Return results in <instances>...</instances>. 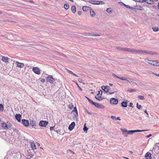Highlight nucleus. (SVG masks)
<instances>
[{
	"instance_id": "f257e3e1",
	"label": "nucleus",
	"mask_w": 159,
	"mask_h": 159,
	"mask_svg": "<svg viewBox=\"0 0 159 159\" xmlns=\"http://www.w3.org/2000/svg\"><path fill=\"white\" fill-rule=\"evenodd\" d=\"M145 62L154 66H159V63L157 60L151 61L147 59L144 60Z\"/></svg>"
},
{
	"instance_id": "f03ea898",
	"label": "nucleus",
	"mask_w": 159,
	"mask_h": 159,
	"mask_svg": "<svg viewBox=\"0 0 159 159\" xmlns=\"http://www.w3.org/2000/svg\"><path fill=\"white\" fill-rule=\"evenodd\" d=\"M157 53L156 52L151 51L148 50H143V54H149V55H157Z\"/></svg>"
},
{
	"instance_id": "7ed1b4c3",
	"label": "nucleus",
	"mask_w": 159,
	"mask_h": 159,
	"mask_svg": "<svg viewBox=\"0 0 159 159\" xmlns=\"http://www.w3.org/2000/svg\"><path fill=\"white\" fill-rule=\"evenodd\" d=\"M48 122L47 121L41 120L39 123V125L43 127H45L48 125Z\"/></svg>"
},
{
	"instance_id": "20e7f679",
	"label": "nucleus",
	"mask_w": 159,
	"mask_h": 159,
	"mask_svg": "<svg viewBox=\"0 0 159 159\" xmlns=\"http://www.w3.org/2000/svg\"><path fill=\"white\" fill-rule=\"evenodd\" d=\"M146 130H130L128 131V134H132L134 133L137 132H142L146 131Z\"/></svg>"
},
{
	"instance_id": "39448f33",
	"label": "nucleus",
	"mask_w": 159,
	"mask_h": 159,
	"mask_svg": "<svg viewBox=\"0 0 159 159\" xmlns=\"http://www.w3.org/2000/svg\"><path fill=\"white\" fill-rule=\"evenodd\" d=\"M33 71L35 74L39 75L40 74V70L37 67H34L32 69Z\"/></svg>"
},
{
	"instance_id": "423d86ee",
	"label": "nucleus",
	"mask_w": 159,
	"mask_h": 159,
	"mask_svg": "<svg viewBox=\"0 0 159 159\" xmlns=\"http://www.w3.org/2000/svg\"><path fill=\"white\" fill-rule=\"evenodd\" d=\"M55 80L52 75H49L47 78V81L51 83H53L55 81Z\"/></svg>"
},
{
	"instance_id": "0eeeda50",
	"label": "nucleus",
	"mask_w": 159,
	"mask_h": 159,
	"mask_svg": "<svg viewBox=\"0 0 159 159\" xmlns=\"http://www.w3.org/2000/svg\"><path fill=\"white\" fill-rule=\"evenodd\" d=\"M102 89L106 92V93H108L109 90L110 89V87L108 86H102Z\"/></svg>"
},
{
	"instance_id": "6e6552de",
	"label": "nucleus",
	"mask_w": 159,
	"mask_h": 159,
	"mask_svg": "<svg viewBox=\"0 0 159 159\" xmlns=\"http://www.w3.org/2000/svg\"><path fill=\"white\" fill-rule=\"evenodd\" d=\"M72 113H73V114L75 118H77L78 115V111L76 107L74 108V110L72 111Z\"/></svg>"
},
{
	"instance_id": "1a4fd4ad",
	"label": "nucleus",
	"mask_w": 159,
	"mask_h": 159,
	"mask_svg": "<svg viewBox=\"0 0 159 159\" xmlns=\"http://www.w3.org/2000/svg\"><path fill=\"white\" fill-rule=\"evenodd\" d=\"M22 123L23 125L26 127L28 126L29 125V121L28 120L22 119L21 120Z\"/></svg>"
},
{
	"instance_id": "9d476101",
	"label": "nucleus",
	"mask_w": 159,
	"mask_h": 159,
	"mask_svg": "<svg viewBox=\"0 0 159 159\" xmlns=\"http://www.w3.org/2000/svg\"><path fill=\"white\" fill-rule=\"evenodd\" d=\"M111 103L113 104H116L118 103V100L117 99L115 98H112L110 100Z\"/></svg>"
},
{
	"instance_id": "9b49d317",
	"label": "nucleus",
	"mask_w": 159,
	"mask_h": 159,
	"mask_svg": "<svg viewBox=\"0 0 159 159\" xmlns=\"http://www.w3.org/2000/svg\"><path fill=\"white\" fill-rule=\"evenodd\" d=\"M121 130L122 133V134L125 137H127L128 135V130L125 129H121Z\"/></svg>"
},
{
	"instance_id": "f8f14e48",
	"label": "nucleus",
	"mask_w": 159,
	"mask_h": 159,
	"mask_svg": "<svg viewBox=\"0 0 159 159\" xmlns=\"http://www.w3.org/2000/svg\"><path fill=\"white\" fill-rule=\"evenodd\" d=\"M93 105H94L95 107L98 108H101L103 109L105 107L103 105L96 103L95 102H94Z\"/></svg>"
},
{
	"instance_id": "ddd939ff",
	"label": "nucleus",
	"mask_w": 159,
	"mask_h": 159,
	"mask_svg": "<svg viewBox=\"0 0 159 159\" xmlns=\"http://www.w3.org/2000/svg\"><path fill=\"white\" fill-rule=\"evenodd\" d=\"M75 125V123L74 122H72L71 124L69 126L68 129L70 130H72L74 128Z\"/></svg>"
},
{
	"instance_id": "4468645a",
	"label": "nucleus",
	"mask_w": 159,
	"mask_h": 159,
	"mask_svg": "<svg viewBox=\"0 0 159 159\" xmlns=\"http://www.w3.org/2000/svg\"><path fill=\"white\" fill-rule=\"evenodd\" d=\"M17 66L20 68H23L24 66V64L22 63H20L16 61V63Z\"/></svg>"
},
{
	"instance_id": "2eb2a0df",
	"label": "nucleus",
	"mask_w": 159,
	"mask_h": 159,
	"mask_svg": "<svg viewBox=\"0 0 159 159\" xmlns=\"http://www.w3.org/2000/svg\"><path fill=\"white\" fill-rule=\"evenodd\" d=\"M145 159H152L151 154L147 152L145 155Z\"/></svg>"
},
{
	"instance_id": "dca6fc26",
	"label": "nucleus",
	"mask_w": 159,
	"mask_h": 159,
	"mask_svg": "<svg viewBox=\"0 0 159 159\" xmlns=\"http://www.w3.org/2000/svg\"><path fill=\"white\" fill-rule=\"evenodd\" d=\"M15 117L18 122H20L21 121V116L20 114H16L15 116Z\"/></svg>"
},
{
	"instance_id": "f3484780",
	"label": "nucleus",
	"mask_w": 159,
	"mask_h": 159,
	"mask_svg": "<svg viewBox=\"0 0 159 159\" xmlns=\"http://www.w3.org/2000/svg\"><path fill=\"white\" fill-rule=\"evenodd\" d=\"M31 146L32 150L36 149V146L35 143L34 141H33L31 142L30 143Z\"/></svg>"
},
{
	"instance_id": "a211bd4d",
	"label": "nucleus",
	"mask_w": 159,
	"mask_h": 159,
	"mask_svg": "<svg viewBox=\"0 0 159 159\" xmlns=\"http://www.w3.org/2000/svg\"><path fill=\"white\" fill-rule=\"evenodd\" d=\"M143 2H145L149 4H153V0H143Z\"/></svg>"
},
{
	"instance_id": "6ab92c4d",
	"label": "nucleus",
	"mask_w": 159,
	"mask_h": 159,
	"mask_svg": "<svg viewBox=\"0 0 159 159\" xmlns=\"http://www.w3.org/2000/svg\"><path fill=\"white\" fill-rule=\"evenodd\" d=\"M89 2L92 4L94 5H99L100 4V3L99 2V1H94L93 0L90 1Z\"/></svg>"
},
{
	"instance_id": "aec40b11",
	"label": "nucleus",
	"mask_w": 159,
	"mask_h": 159,
	"mask_svg": "<svg viewBox=\"0 0 159 159\" xmlns=\"http://www.w3.org/2000/svg\"><path fill=\"white\" fill-rule=\"evenodd\" d=\"M2 127L4 129H8L7 125L4 122H3L1 125Z\"/></svg>"
},
{
	"instance_id": "412c9836",
	"label": "nucleus",
	"mask_w": 159,
	"mask_h": 159,
	"mask_svg": "<svg viewBox=\"0 0 159 159\" xmlns=\"http://www.w3.org/2000/svg\"><path fill=\"white\" fill-rule=\"evenodd\" d=\"M30 124L32 127H34L36 125V123L33 120H30Z\"/></svg>"
},
{
	"instance_id": "4be33fe9",
	"label": "nucleus",
	"mask_w": 159,
	"mask_h": 159,
	"mask_svg": "<svg viewBox=\"0 0 159 159\" xmlns=\"http://www.w3.org/2000/svg\"><path fill=\"white\" fill-rule=\"evenodd\" d=\"M9 59V58L4 56L2 57V61L5 62H8V60Z\"/></svg>"
},
{
	"instance_id": "5701e85b",
	"label": "nucleus",
	"mask_w": 159,
	"mask_h": 159,
	"mask_svg": "<svg viewBox=\"0 0 159 159\" xmlns=\"http://www.w3.org/2000/svg\"><path fill=\"white\" fill-rule=\"evenodd\" d=\"M111 118L114 120H121L120 117H116V116H111Z\"/></svg>"
},
{
	"instance_id": "b1692460",
	"label": "nucleus",
	"mask_w": 159,
	"mask_h": 159,
	"mask_svg": "<svg viewBox=\"0 0 159 159\" xmlns=\"http://www.w3.org/2000/svg\"><path fill=\"white\" fill-rule=\"evenodd\" d=\"M121 105L122 107H126L127 106V103L126 102H123L121 103Z\"/></svg>"
},
{
	"instance_id": "393cba45",
	"label": "nucleus",
	"mask_w": 159,
	"mask_h": 159,
	"mask_svg": "<svg viewBox=\"0 0 159 159\" xmlns=\"http://www.w3.org/2000/svg\"><path fill=\"white\" fill-rule=\"evenodd\" d=\"M118 79H120L122 80L123 81H129V80H128V79L126 78L123 77H119V78Z\"/></svg>"
},
{
	"instance_id": "a878e982",
	"label": "nucleus",
	"mask_w": 159,
	"mask_h": 159,
	"mask_svg": "<svg viewBox=\"0 0 159 159\" xmlns=\"http://www.w3.org/2000/svg\"><path fill=\"white\" fill-rule=\"evenodd\" d=\"M90 7H89L86 6H84L83 7L82 9L84 11H86Z\"/></svg>"
},
{
	"instance_id": "bb28decb",
	"label": "nucleus",
	"mask_w": 159,
	"mask_h": 159,
	"mask_svg": "<svg viewBox=\"0 0 159 159\" xmlns=\"http://www.w3.org/2000/svg\"><path fill=\"white\" fill-rule=\"evenodd\" d=\"M71 10L73 13H75L76 11V7L75 6H72L71 7Z\"/></svg>"
},
{
	"instance_id": "cd10ccee",
	"label": "nucleus",
	"mask_w": 159,
	"mask_h": 159,
	"mask_svg": "<svg viewBox=\"0 0 159 159\" xmlns=\"http://www.w3.org/2000/svg\"><path fill=\"white\" fill-rule=\"evenodd\" d=\"M95 98L97 99V100L99 101H101L103 99V98H102V97L101 96H99L98 97H97V96H95Z\"/></svg>"
},
{
	"instance_id": "c85d7f7f",
	"label": "nucleus",
	"mask_w": 159,
	"mask_h": 159,
	"mask_svg": "<svg viewBox=\"0 0 159 159\" xmlns=\"http://www.w3.org/2000/svg\"><path fill=\"white\" fill-rule=\"evenodd\" d=\"M153 30L155 31H157L159 30V29L158 27H155L152 28Z\"/></svg>"
},
{
	"instance_id": "c756f323",
	"label": "nucleus",
	"mask_w": 159,
	"mask_h": 159,
	"mask_svg": "<svg viewBox=\"0 0 159 159\" xmlns=\"http://www.w3.org/2000/svg\"><path fill=\"white\" fill-rule=\"evenodd\" d=\"M106 11L107 13H111L112 11L111 8H107L106 10Z\"/></svg>"
},
{
	"instance_id": "7c9ffc66",
	"label": "nucleus",
	"mask_w": 159,
	"mask_h": 159,
	"mask_svg": "<svg viewBox=\"0 0 159 159\" xmlns=\"http://www.w3.org/2000/svg\"><path fill=\"white\" fill-rule=\"evenodd\" d=\"M64 8L66 10H67L69 8V5L68 4H64Z\"/></svg>"
},
{
	"instance_id": "2f4dec72",
	"label": "nucleus",
	"mask_w": 159,
	"mask_h": 159,
	"mask_svg": "<svg viewBox=\"0 0 159 159\" xmlns=\"http://www.w3.org/2000/svg\"><path fill=\"white\" fill-rule=\"evenodd\" d=\"M129 48H124L123 51L127 52H129Z\"/></svg>"
},
{
	"instance_id": "473e14b6",
	"label": "nucleus",
	"mask_w": 159,
	"mask_h": 159,
	"mask_svg": "<svg viewBox=\"0 0 159 159\" xmlns=\"http://www.w3.org/2000/svg\"><path fill=\"white\" fill-rule=\"evenodd\" d=\"M90 13L91 15L92 16H93L95 15V13L93 11H90Z\"/></svg>"
},
{
	"instance_id": "72a5a7b5",
	"label": "nucleus",
	"mask_w": 159,
	"mask_h": 159,
	"mask_svg": "<svg viewBox=\"0 0 159 159\" xmlns=\"http://www.w3.org/2000/svg\"><path fill=\"white\" fill-rule=\"evenodd\" d=\"M4 107L3 105L0 103V111H3L4 109Z\"/></svg>"
},
{
	"instance_id": "f704fd0d",
	"label": "nucleus",
	"mask_w": 159,
	"mask_h": 159,
	"mask_svg": "<svg viewBox=\"0 0 159 159\" xmlns=\"http://www.w3.org/2000/svg\"><path fill=\"white\" fill-rule=\"evenodd\" d=\"M73 107V106L72 103L70 104L68 106L69 108L70 109H71Z\"/></svg>"
},
{
	"instance_id": "c9c22d12",
	"label": "nucleus",
	"mask_w": 159,
	"mask_h": 159,
	"mask_svg": "<svg viewBox=\"0 0 159 159\" xmlns=\"http://www.w3.org/2000/svg\"><path fill=\"white\" fill-rule=\"evenodd\" d=\"M116 49L118 50H120L123 51L124 48H122L121 47H116Z\"/></svg>"
},
{
	"instance_id": "e433bc0d",
	"label": "nucleus",
	"mask_w": 159,
	"mask_h": 159,
	"mask_svg": "<svg viewBox=\"0 0 159 159\" xmlns=\"http://www.w3.org/2000/svg\"><path fill=\"white\" fill-rule=\"evenodd\" d=\"M138 98L139 99H140L141 100H144V97L143 96H139L138 97Z\"/></svg>"
},
{
	"instance_id": "4c0bfd02",
	"label": "nucleus",
	"mask_w": 159,
	"mask_h": 159,
	"mask_svg": "<svg viewBox=\"0 0 159 159\" xmlns=\"http://www.w3.org/2000/svg\"><path fill=\"white\" fill-rule=\"evenodd\" d=\"M88 129V128L85 126V124L84 126V127L83 128V130L84 131H87Z\"/></svg>"
},
{
	"instance_id": "58836bf2",
	"label": "nucleus",
	"mask_w": 159,
	"mask_h": 159,
	"mask_svg": "<svg viewBox=\"0 0 159 159\" xmlns=\"http://www.w3.org/2000/svg\"><path fill=\"white\" fill-rule=\"evenodd\" d=\"M123 4L124 5L125 7H126L127 8H129V9H132V7L129 6L128 5H127L126 4H125L123 3Z\"/></svg>"
},
{
	"instance_id": "ea45409f",
	"label": "nucleus",
	"mask_w": 159,
	"mask_h": 159,
	"mask_svg": "<svg viewBox=\"0 0 159 159\" xmlns=\"http://www.w3.org/2000/svg\"><path fill=\"white\" fill-rule=\"evenodd\" d=\"M89 102L90 103H91V104H92L93 105L94 103V102H93L92 100H91L90 99H89Z\"/></svg>"
},
{
	"instance_id": "a19ab883",
	"label": "nucleus",
	"mask_w": 159,
	"mask_h": 159,
	"mask_svg": "<svg viewBox=\"0 0 159 159\" xmlns=\"http://www.w3.org/2000/svg\"><path fill=\"white\" fill-rule=\"evenodd\" d=\"M141 107V106L138 103H137V107L138 108V109H140Z\"/></svg>"
},
{
	"instance_id": "79ce46f5",
	"label": "nucleus",
	"mask_w": 159,
	"mask_h": 159,
	"mask_svg": "<svg viewBox=\"0 0 159 159\" xmlns=\"http://www.w3.org/2000/svg\"><path fill=\"white\" fill-rule=\"evenodd\" d=\"M143 50H139V53L143 54Z\"/></svg>"
},
{
	"instance_id": "37998d69",
	"label": "nucleus",
	"mask_w": 159,
	"mask_h": 159,
	"mask_svg": "<svg viewBox=\"0 0 159 159\" xmlns=\"http://www.w3.org/2000/svg\"><path fill=\"white\" fill-rule=\"evenodd\" d=\"M89 35H90V34H89ZM91 35H92V36H100V35H99V34H91Z\"/></svg>"
},
{
	"instance_id": "c03bdc74",
	"label": "nucleus",
	"mask_w": 159,
	"mask_h": 159,
	"mask_svg": "<svg viewBox=\"0 0 159 159\" xmlns=\"http://www.w3.org/2000/svg\"><path fill=\"white\" fill-rule=\"evenodd\" d=\"M129 91L130 92H136V90L134 89H131L130 90H129Z\"/></svg>"
},
{
	"instance_id": "a18cd8bd",
	"label": "nucleus",
	"mask_w": 159,
	"mask_h": 159,
	"mask_svg": "<svg viewBox=\"0 0 159 159\" xmlns=\"http://www.w3.org/2000/svg\"><path fill=\"white\" fill-rule=\"evenodd\" d=\"M98 94H99V95L100 96H102V92L101 90H100V91H98Z\"/></svg>"
},
{
	"instance_id": "49530a36",
	"label": "nucleus",
	"mask_w": 159,
	"mask_h": 159,
	"mask_svg": "<svg viewBox=\"0 0 159 159\" xmlns=\"http://www.w3.org/2000/svg\"><path fill=\"white\" fill-rule=\"evenodd\" d=\"M134 49H129V52H134Z\"/></svg>"
},
{
	"instance_id": "de8ad7c7",
	"label": "nucleus",
	"mask_w": 159,
	"mask_h": 159,
	"mask_svg": "<svg viewBox=\"0 0 159 159\" xmlns=\"http://www.w3.org/2000/svg\"><path fill=\"white\" fill-rule=\"evenodd\" d=\"M139 49H134V53H139Z\"/></svg>"
},
{
	"instance_id": "09e8293b",
	"label": "nucleus",
	"mask_w": 159,
	"mask_h": 159,
	"mask_svg": "<svg viewBox=\"0 0 159 159\" xmlns=\"http://www.w3.org/2000/svg\"><path fill=\"white\" fill-rule=\"evenodd\" d=\"M13 130L16 133H18V132H19V130H18V129H16V128H15V129H13Z\"/></svg>"
},
{
	"instance_id": "8fccbe9b",
	"label": "nucleus",
	"mask_w": 159,
	"mask_h": 159,
	"mask_svg": "<svg viewBox=\"0 0 159 159\" xmlns=\"http://www.w3.org/2000/svg\"><path fill=\"white\" fill-rule=\"evenodd\" d=\"M77 84L78 87L79 88V89H80V91H82V89L78 85V84Z\"/></svg>"
},
{
	"instance_id": "3c124183",
	"label": "nucleus",
	"mask_w": 159,
	"mask_h": 159,
	"mask_svg": "<svg viewBox=\"0 0 159 159\" xmlns=\"http://www.w3.org/2000/svg\"><path fill=\"white\" fill-rule=\"evenodd\" d=\"M137 2H143V0H137Z\"/></svg>"
},
{
	"instance_id": "603ef678",
	"label": "nucleus",
	"mask_w": 159,
	"mask_h": 159,
	"mask_svg": "<svg viewBox=\"0 0 159 159\" xmlns=\"http://www.w3.org/2000/svg\"><path fill=\"white\" fill-rule=\"evenodd\" d=\"M67 71L69 74H73V72L70 70H67Z\"/></svg>"
},
{
	"instance_id": "864d4df0",
	"label": "nucleus",
	"mask_w": 159,
	"mask_h": 159,
	"mask_svg": "<svg viewBox=\"0 0 159 159\" xmlns=\"http://www.w3.org/2000/svg\"><path fill=\"white\" fill-rule=\"evenodd\" d=\"M112 75L114 77L118 78H119V76L116 75L115 74H113Z\"/></svg>"
},
{
	"instance_id": "5fc2aeb1",
	"label": "nucleus",
	"mask_w": 159,
	"mask_h": 159,
	"mask_svg": "<svg viewBox=\"0 0 159 159\" xmlns=\"http://www.w3.org/2000/svg\"><path fill=\"white\" fill-rule=\"evenodd\" d=\"M133 103H132V102H130V103H129V106H130V107H134L132 106H133Z\"/></svg>"
},
{
	"instance_id": "6e6d98bb",
	"label": "nucleus",
	"mask_w": 159,
	"mask_h": 159,
	"mask_svg": "<svg viewBox=\"0 0 159 159\" xmlns=\"http://www.w3.org/2000/svg\"><path fill=\"white\" fill-rule=\"evenodd\" d=\"M151 136H152V134H150L149 135H147L146 136V137L147 138H149V137H151Z\"/></svg>"
},
{
	"instance_id": "4d7b16f0",
	"label": "nucleus",
	"mask_w": 159,
	"mask_h": 159,
	"mask_svg": "<svg viewBox=\"0 0 159 159\" xmlns=\"http://www.w3.org/2000/svg\"><path fill=\"white\" fill-rule=\"evenodd\" d=\"M41 81L42 82H45V79H41Z\"/></svg>"
},
{
	"instance_id": "13d9d810",
	"label": "nucleus",
	"mask_w": 159,
	"mask_h": 159,
	"mask_svg": "<svg viewBox=\"0 0 159 159\" xmlns=\"http://www.w3.org/2000/svg\"><path fill=\"white\" fill-rule=\"evenodd\" d=\"M54 127V126L51 127H50V130L51 131L53 129V128Z\"/></svg>"
},
{
	"instance_id": "bf43d9fd",
	"label": "nucleus",
	"mask_w": 159,
	"mask_h": 159,
	"mask_svg": "<svg viewBox=\"0 0 159 159\" xmlns=\"http://www.w3.org/2000/svg\"><path fill=\"white\" fill-rule=\"evenodd\" d=\"M99 3H100V4H104V2H103L102 1L99 2Z\"/></svg>"
},
{
	"instance_id": "052dcab7",
	"label": "nucleus",
	"mask_w": 159,
	"mask_h": 159,
	"mask_svg": "<svg viewBox=\"0 0 159 159\" xmlns=\"http://www.w3.org/2000/svg\"><path fill=\"white\" fill-rule=\"evenodd\" d=\"M78 13L79 15H80L82 13L80 11H78Z\"/></svg>"
},
{
	"instance_id": "680f3d73",
	"label": "nucleus",
	"mask_w": 159,
	"mask_h": 159,
	"mask_svg": "<svg viewBox=\"0 0 159 159\" xmlns=\"http://www.w3.org/2000/svg\"><path fill=\"white\" fill-rule=\"evenodd\" d=\"M11 125H7V128H8V129L9 128H10L11 127Z\"/></svg>"
},
{
	"instance_id": "e2e57ef3",
	"label": "nucleus",
	"mask_w": 159,
	"mask_h": 159,
	"mask_svg": "<svg viewBox=\"0 0 159 159\" xmlns=\"http://www.w3.org/2000/svg\"><path fill=\"white\" fill-rule=\"evenodd\" d=\"M78 80L80 82H81V81H82V80L81 79H80Z\"/></svg>"
},
{
	"instance_id": "0e129e2a",
	"label": "nucleus",
	"mask_w": 159,
	"mask_h": 159,
	"mask_svg": "<svg viewBox=\"0 0 159 159\" xmlns=\"http://www.w3.org/2000/svg\"><path fill=\"white\" fill-rule=\"evenodd\" d=\"M144 112L145 113H146L148 115V113H147V111H146V110H145V111H144Z\"/></svg>"
},
{
	"instance_id": "69168bd1",
	"label": "nucleus",
	"mask_w": 159,
	"mask_h": 159,
	"mask_svg": "<svg viewBox=\"0 0 159 159\" xmlns=\"http://www.w3.org/2000/svg\"><path fill=\"white\" fill-rule=\"evenodd\" d=\"M114 93V92H109V93L110 94H112Z\"/></svg>"
},
{
	"instance_id": "338daca9",
	"label": "nucleus",
	"mask_w": 159,
	"mask_h": 159,
	"mask_svg": "<svg viewBox=\"0 0 159 159\" xmlns=\"http://www.w3.org/2000/svg\"><path fill=\"white\" fill-rule=\"evenodd\" d=\"M72 75H74L78 77V76L75 74L74 73H73V74H72Z\"/></svg>"
},
{
	"instance_id": "774afa93",
	"label": "nucleus",
	"mask_w": 159,
	"mask_h": 159,
	"mask_svg": "<svg viewBox=\"0 0 159 159\" xmlns=\"http://www.w3.org/2000/svg\"><path fill=\"white\" fill-rule=\"evenodd\" d=\"M109 85L110 86H112V85H113V84L111 83H110Z\"/></svg>"
}]
</instances>
